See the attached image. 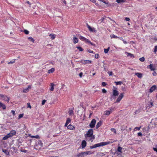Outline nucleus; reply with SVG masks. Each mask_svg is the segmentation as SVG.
Segmentation results:
<instances>
[{
	"mask_svg": "<svg viewBox=\"0 0 157 157\" xmlns=\"http://www.w3.org/2000/svg\"><path fill=\"white\" fill-rule=\"evenodd\" d=\"M112 142H110V141H107L106 142H101L100 143L95 144L94 145L90 146V148L91 149H93L97 147H100L101 146H105L110 143H112Z\"/></svg>",
	"mask_w": 157,
	"mask_h": 157,
	"instance_id": "1",
	"label": "nucleus"
},
{
	"mask_svg": "<svg viewBox=\"0 0 157 157\" xmlns=\"http://www.w3.org/2000/svg\"><path fill=\"white\" fill-rule=\"evenodd\" d=\"M93 130L92 129H90L87 131L86 134L85 135V137H89L90 138V140L91 142H92L93 140L94 139V136L93 135Z\"/></svg>",
	"mask_w": 157,
	"mask_h": 157,
	"instance_id": "2",
	"label": "nucleus"
},
{
	"mask_svg": "<svg viewBox=\"0 0 157 157\" xmlns=\"http://www.w3.org/2000/svg\"><path fill=\"white\" fill-rule=\"evenodd\" d=\"M92 153V152L90 151L82 152L78 153L76 156L77 157H84L88 155H90Z\"/></svg>",
	"mask_w": 157,
	"mask_h": 157,
	"instance_id": "3",
	"label": "nucleus"
},
{
	"mask_svg": "<svg viewBox=\"0 0 157 157\" xmlns=\"http://www.w3.org/2000/svg\"><path fill=\"white\" fill-rule=\"evenodd\" d=\"M79 38L81 40L85 42L86 43H88L90 44L91 45H93V43L90 41L82 36H79Z\"/></svg>",
	"mask_w": 157,
	"mask_h": 157,
	"instance_id": "4",
	"label": "nucleus"
},
{
	"mask_svg": "<svg viewBox=\"0 0 157 157\" xmlns=\"http://www.w3.org/2000/svg\"><path fill=\"white\" fill-rule=\"evenodd\" d=\"M96 123V120L95 119H92L89 124L90 127L91 128H94L95 126Z\"/></svg>",
	"mask_w": 157,
	"mask_h": 157,
	"instance_id": "5",
	"label": "nucleus"
},
{
	"mask_svg": "<svg viewBox=\"0 0 157 157\" xmlns=\"http://www.w3.org/2000/svg\"><path fill=\"white\" fill-rule=\"evenodd\" d=\"M124 94L123 93L121 94L118 96L116 100V102H119L122 99L124 96Z\"/></svg>",
	"mask_w": 157,
	"mask_h": 157,
	"instance_id": "6",
	"label": "nucleus"
},
{
	"mask_svg": "<svg viewBox=\"0 0 157 157\" xmlns=\"http://www.w3.org/2000/svg\"><path fill=\"white\" fill-rule=\"evenodd\" d=\"M80 62L84 64L91 63V61L87 60H82L80 61Z\"/></svg>",
	"mask_w": 157,
	"mask_h": 157,
	"instance_id": "7",
	"label": "nucleus"
},
{
	"mask_svg": "<svg viewBox=\"0 0 157 157\" xmlns=\"http://www.w3.org/2000/svg\"><path fill=\"white\" fill-rule=\"evenodd\" d=\"M16 132L14 130H11L10 132L8 134L10 137H11L15 135Z\"/></svg>",
	"mask_w": 157,
	"mask_h": 157,
	"instance_id": "8",
	"label": "nucleus"
},
{
	"mask_svg": "<svg viewBox=\"0 0 157 157\" xmlns=\"http://www.w3.org/2000/svg\"><path fill=\"white\" fill-rule=\"evenodd\" d=\"M113 109L111 108L110 109V110H106L104 112V114L106 115H109L110 113L112 112L113 111Z\"/></svg>",
	"mask_w": 157,
	"mask_h": 157,
	"instance_id": "9",
	"label": "nucleus"
},
{
	"mask_svg": "<svg viewBox=\"0 0 157 157\" xmlns=\"http://www.w3.org/2000/svg\"><path fill=\"white\" fill-rule=\"evenodd\" d=\"M82 147V148H85L86 145V142L85 140H83L81 143Z\"/></svg>",
	"mask_w": 157,
	"mask_h": 157,
	"instance_id": "10",
	"label": "nucleus"
},
{
	"mask_svg": "<svg viewBox=\"0 0 157 157\" xmlns=\"http://www.w3.org/2000/svg\"><path fill=\"white\" fill-rule=\"evenodd\" d=\"M3 100H4L8 102L9 101V99L6 96L3 95V97H2L1 98Z\"/></svg>",
	"mask_w": 157,
	"mask_h": 157,
	"instance_id": "11",
	"label": "nucleus"
},
{
	"mask_svg": "<svg viewBox=\"0 0 157 157\" xmlns=\"http://www.w3.org/2000/svg\"><path fill=\"white\" fill-rule=\"evenodd\" d=\"M119 94L118 91L116 89H114L113 90V95L114 96H117Z\"/></svg>",
	"mask_w": 157,
	"mask_h": 157,
	"instance_id": "12",
	"label": "nucleus"
},
{
	"mask_svg": "<svg viewBox=\"0 0 157 157\" xmlns=\"http://www.w3.org/2000/svg\"><path fill=\"white\" fill-rule=\"evenodd\" d=\"M31 88V86H29L27 88L23 89L22 92L25 93H27L29 91V90Z\"/></svg>",
	"mask_w": 157,
	"mask_h": 157,
	"instance_id": "13",
	"label": "nucleus"
},
{
	"mask_svg": "<svg viewBox=\"0 0 157 157\" xmlns=\"http://www.w3.org/2000/svg\"><path fill=\"white\" fill-rule=\"evenodd\" d=\"M156 88V86L155 85L152 86L150 89L149 91L150 93H151L154 91Z\"/></svg>",
	"mask_w": 157,
	"mask_h": 157,
	"instance_id": "14",
	"label": "nucleus"
},
{
	"mask_svg": "<svg viewBox=\"0 0 157 157\" xmlns=\"http://www.w3.org/2000/svg\"><path fill=\"white\" fill-rule=\"evenodd\" d=\"M87 27L89 30L91 32H95V29L94 28H92L90 25L87 24Z\"/></svg>",
	"mask_w": 157,
	"mask_h": 157,
	"instance_id": "15",
	"label": "nucleus"
},
{
	"mask_svg": "<svg viewBox=\"0 0 157 157\" xmlns=\"http://www.w3.org/2000/svg\"><path fill=\"white\" fill-rule=\"evenodd\" d=\"M49 36L51 39L53 40L56 37V35L54 34H51L49 35Z\"/></svg>",
	"mask_w": 157,
	"mask_h": 157,
	"instance_id": "16",
	"label": "nucleus"
},
{
	"mask_svg": "<svg viewBox=\"0 0 157 157\" xmlns=\"http://www.w3.org/2000/svg\"><path fill=\"white\" fill-rule=\"evenodd\" d=\"M73 42L75 44H76L78 42V39L77 38L74 37L73 40Z\"/></svg>",
	"mask_w": 157,
	"mask_h": 157,
	"instance_id": "17",
	"label": "nucleus"
},
{
	"mask_svg": "<svg viewBox=\"0 0 157 157\" xmlns=\"http://www.w3.org/2000/svg\"><path fill=\"white\" fill-rule=\"evenodd\" d=\"M149 67V68L151 71H154L155 70V67H153V64H150L149 66H147V67Z\"/></svg>",
	"mask_w": 157,
	"mask_h": 157,
	"instance_id": "18",
	"label": "nucleus"
},
{
	"mask_svg": "<svg viewBox=\"0 0 157 157\" xmlns=\"http://www.w3.org/2000/svg\"><path fill=\"white\" fill-rule=\"evenodd\" d=\"M135 75L139 78H141L142 76V74L140 73H135Z\"/></svg>",
	"mask_w": 157,
	"mask_h": 157,
	"instance_id": "19",
	"label": "nucleus"
},
{
	"mask_svg": "<svg viewBox=\"0 0 157 157\" xmlns=\"http://www.w3.org/2000/svg\"><path fill=\"white\" fill-rule=\"evenodd\" d=\"M0 108H2L3 109H6V106L4 104L0 102Z\"/></svg>",
	"mask_w": 157,
	"mask_h": 157,
	"instance_id": "20",
	"label": "nucleus"
},
{
	"mask_svg": "<svg viewBox=\"0 0 157 157\" xmlns=\"http://www.w3.org/2000/svg\"><path fill=\"white\" fill-rule=\"evenodd\" d=\"M2 150L6 155H9V152L7 150L2 149Z\"/></svg>",
	"mask_w": 157,
	"mask_h": 157,
	"instance_id": "21",
	"label": "nucleus"
},
{
	"mask_svg": "<svg viewBox=\"0 0 157 157\" xmlns=\"http://www.w3.org/2000/svg\"><path fill=\"white\" fill-rule=\"evenodd\" d=\"M55 69L53 68H52L51 69L49 70L48 71V73H53L55 71Z\"/></svg>",
	"mask_w": 157,
	"mask_h": 157,
	"instance_id": "22",
	"label": "nucleus"
},
{
	"mask_svg": "<svg viewBox=\"0 0 157 157\" xmlns=\"http://www.w3.org/2000/svg\"><path fill=\"white\" fill-rule=\"evenodd\" d=\"M55 86L54 84L53 83H52L51 84V88L50 89V90L52 91H53L54 90V86Z\"/></svg>",
	"mask_w": 157,
	"mask_h": 157,
	"instance_id": "23",
	"label": "nucleus"
},
{
	"mask_svg": "<svg viewBox=\"0 0 157 157\" xmlns=\"http://www.w3.org/2000/svg\"><path fill=\"white\" fill-rule=\"evenodd\" d=\"M101 122L100 121L99 122H98V123L97 124V125H96V128H99L100 126H101Z\"/></svg>",
	"mask_w": 157,
	"mask_h": 157,
	"instance_id": "24",
	"label": "nucleus"
},
{
	"mask_svg": "<svg viewBox=\"0 0 157 157\" xmlns=\"http://www.w3.org/2000/svg\"><path fill=\"white\" fill-rule=\"evenodd\" d=\"M127 54V56H130L131 57H133L134 56L133 55L129 53H128L127 52H125Z\"/></svg>",
	"mask_w": 157,
	"mask_h": 157,
	"instance_id": "25",
	"label": "nucleus"
},
{
	"mask_svg": "<svg viewBox=\"0 0 157 157\" xmlns=\"http://www.w3.org/2000/svg\"><path fill=\"white\" fill-rule=\"evenodd\" d=\"M97 155L99 156H103V155H105V154H104V153L100 152L97 154Z\"/></svg>",
	"mask_w": 157,
	"mask_h": 157,
	"instance_id": "26",
	"label": "nucleus"
},
{
	"mask_svg": "<svg viewBox=\"0 0 157 157\" xmlns=\"http://www.w3.org/2000/svg\"><path fill=\"white\" fill-rule=\"evenodd\" d=\"M110 36L111 38H119V37L116 36L113 34L111 35Z\"/></svg>",
	"mask_w": 157,
	"mask_h": 157,
	"instance_id": "27",
	"label": "nucleus"
},
{
	"mask_svg": "<svg viewBox=\"0 0 157 157\" xmlns=\"http://www.w3.org/2000/svg\"><path fill=\"white\" fill-rule=\"evenodd\" d=\"M67 128L69 129H73L74 128V127L71 124L67 126Z\"/></svg>",
	"mask_w": 157,
	"mask_h": 157,
	"instance_id": "28",
	"label": "nucleus"
},
{
	"mask_svg": "<svg viewBox=\"0 0 157 157\" xmlns=\"http://www.w3.org/2000/svg\"><path fill=\"white\" fill-rule=\"evenodd\" d=\"M126 0H116V2L118 3L124 2H125Z\"/></svg>",
	"mask_w": 157,
	"mask_h": 157,
	"instance_id": "29",
	"label": "nucleus"
},
{
	"mask_svg": "<svg viewBox=\"0 0 157 157\" xmlns=\"http://www.w3.org/2000/svg\"><path fill=\"white\" fill-rule=\"evenodd\" d=\"M110 49V47H108V48L107 49L105 48L104 49V51L105 53H107L108 52L109 50Z\"/></svg>",
	"mask_w": 157,
	"mask_h": 157,
	"instance_id": "30",
	"label": "nucleus"
},
{
	"mask_svg": "<svg viewBox=\"0 0 157 157\" xmlns=\"http://www.w3.org/2000/svg\"><path fill=\"white\" fill-rule=\"evenodd\" d=\"M122 148L120 147H119L118 148H117V151L119 152H120L121 153H122Z\"/></svg>",
	"mask_w": 157,
	"mask_h": 157,
	"instance_id": "31",
	"label": "nucleus"
},
{
	"mask_svg": "<svg viewBox=\"0 0 157 157\" xmlns=\"http://www.w3.org/2000/svg\"><path fill=\"white\" fill-rule=\"evenodd\" d=\"M28 39L29 40V41L32 42L33 43L34 41V39L31 37H29Z\"/></svg>",
	"mask_w": 157,
	"mask_h": 157,
	"instance_id": "32",
	"label": "nucleus"
},
{
	"mask_svg": "<svg viewBox=\"0 0 157 157\" xmlns=\"http://www.w3.org/2000/svg\"><path fill=\"white\" fill-rule=\"evenodd\" d=\"M9 138H10V137L7 134L6 135V136H5L4 137H3V140H6Z\"/></svg>",
	"mask_w": 157,
	"mask_h": 157,
	"instance_id": "33",
	"label": "nucleus"
},
{
	"mask_svg": "<svg viewBox=\"0 0 157 157\" xmlns=\"http://www.w3.org/2000/svg\"><path fill=\"white\" fill-rule=\"evenodd\" d=\"M115 82L116 83V85H121L122 83V82L121 81L119 82Z\"/></svg>",
	"mask_w": 157,
	"mask_h": 157,
	"instance_id": "34",
	"label": "nucleus"
},
{
	"mask_svg": "<svg viewBox=\"0 0 157 157\" xmlns=\"http://www.w3.org/2000/svg\"><path fill=\"white\" fill-rule=\"evenodd\" d=\"M69 113L70 115H71L73 114V111L72 109H70L69 111Z\"/></svg>",
	"mask_w": 157,
	"mask_h": 157,
	"instance_id": "35",
	"label": "nucleus"
},
{
	"mask_svg": "<svg viewBox=\"0 0 157 157\" xmlns=\"http://www.w3.org/2000/svg\"><path fill=\"white\" fill-rule=\"evenodd\" d=\"M15 60H16V59H14L12 61L9 62L8 63V64H12L14 63L15 62Z\"/></svg>",
	"mask_w": 157,
	"mask_h": 157,
	"instance_id": "36",
	"label": "nucleus"
},
{
	"mask_svg": "<svg viewBox=\"0 0 157 157\" xmlns=\"http://www.w3.org/2000/svg\"><path fill=\"white\" fill-rule=\"evenodd\" d=\"M139 60L141 62H144L145 60V58L144 57H143L140 58Z\"/></svg>",
	"mask_w": 157,
	"mask_h": 157,
	"instance_id": "37",
	"label": "nucleus"
},
{
	"mask_svg": "<svg viewBox=\"0 0 157 157\" xmlns=\"http://www.w3.org/2000/svg\"><path fill=\"white\" fill-rule=\"evenodd\" d=\"M111 130L112 132H113L115 134L116 133V130L115 128H111Z\"/></svg>",
	"mask_w": 157,
	"mask_h": 157,
	"instance_id": "38",
	"label": "nucleus"
},
{
	"mask_svg": "<svg viewBox=\"0 0 157 157\" xmlns=\"http://www.w3.org/2000/svg\"><path fill=\"white\" fill-rule=\"evenodd\" d=\"M76 48L79 50L80 51H83V49L80 47H76Z\"/></svg>",
	"mask_w": 157,
	"mask_h": 157,
	"instance_id": "39",
	"label": "nucleus"
},
{
	"mask_svg": "<svg viewBox=\"0 0 157 157\" xmlns=\"http://www.w3.org/2000/svg\"><path fill=\"white\" fill-rule=\"evenodd\" d=\"M24 32L26 34H28L29 33V32L28 30L25 29L24 30Z\"/></svg>",
	"mask_w": 157,
	"mask_h": 157,
	"instance_id": "40",
	"label": "nucleus"
},
{
	"mask_svg": "<svg viewBox=\"0 0 157 157\" xmlns=\"http://www.w3.org/2000/svg\"><path fill=\"white\" fill-rule=\"evenodd\" d=\"M104 19V17H102L101 19L98 21L99 23H101L103 22Z\"/></svg>",
	"mask_w": 157,
	"mask_h": 157,
	"instance_id": "41",
	"label": "nucleus"
},
{
	"mask_svg": "<svg viewBox=\"0 0 157 157\" xmlns=\"http://www.w3.org/2000/svg\"><path fill=\"white\" fill-rule=\"evenodd\" d=\"M23 116V114H21L19 115L18 118L20 119Z\"/></svg>",
	"mask_w": 157,
	"mask_h": 157,
	"instance_id": "42",
	"label": "nucleus"
},
{
	"mask_svg": "<svg viewBox=\"0 0 157 157\" xmlns=\"http://www.w3.org/2000/svg\"><path fill=\"white\" fill-rule=\"evenodd\" d=\"M156 52H157V46H155V47L154 48V52L155 53H156Z\"/></svg>",
	"mask_w": 157,
	"mask_h": 157,
	"instance_id": "43",
	"label": "nucleus"
},
{
	"mask_svg": "<svg viewBox=\"0 0 157 157\" xmlns=\"http://www.w3.org/2000/svg\"><path fill=\"white\" fill-rule=\"evenodd\" d=\"M71 121V120L69 118H67L66 122L67 123L69 124Z\"/></svg>",
	"mask_w": 157,
	"mask_h": 157,
	"instance_id": "44",
	"label": "nucleus"
},
{
	"mask_svg": "<svg viewBox=\"0 0 157 157\" xmlns=\"http://www.w3.org/2000/svg\"><path fill=\"white\" fill-rule=\"evenodd\" d=\"M90 1H91L92 2L95 3V4L96 5H97V3H96V0H90Z\"/></svg>",
	"mask_w": 157,
	"mask_h": 157,
	"instance_id": "45",
	"label": "nucleus"
},
{
	"mask_svg": "<svg viewBox=\"0 0 157 157\" xmlns=\"http://www.w3.org/2000/svg\"><path fill=\"white\" fill-rule=\"evenodd\" d=\"M46 101V100H43L42 101V105H44Z\"/></svg>",
	"mask_w": 157,
	"mask_h": 157,
	"instance_id": "46",
	"label": "nucleus"
},
{
	"mask_svg": "<svg viewBox=\"0 0 157 157\" xmlns=\"http://www.w3.org/2000/svg\"><path fill=\"white\" fill-rule=\"evenodd\" d=\"M140 128H141V127H136L135 128H134V130H135L136 129H137V130H140Z\"/></svg>",
	"mask_w": 157,
	"mask_h": 157,
	"instance_id": "47",
	"label": "nucleus"
},
{
	"mask_svg": "<svg viewBox=\"0 0 157 157\" xmlns=\"http://www.w3.org/2000/svg\"><path fill=\"white\" fill-rule=\"evenodd\" d=\"M21 151L24 153H26L27 151L25 150L22 149L21 150Z\"/></svg>",
	"mask_w": 157,
	"mask_h": 157,
	"instance_id": "48",
	"label": "nucleus"
},
{
	"mask_svg": "<svg viewBox=\"0 0 157 157\" xmlns=\"http://www.w3.org/2000/svg\"><path fill=\"white\" fill-rule=\"evenodd\" d=\"M102 93H105L107 92L106 90L105 89H103L102 90Z\"/></svg>",
	"mask_w": 157,
	"mask_h": 157,
	"instance_id": "49",
	"label": "nucleus"
},
{
	"mask_svg": "<svg viewBox=\"0 0 157 157\" xmlns=\"http://www.w3.org/2000/svg\"><path fill=\"white\" fill-rule=\"evenodd\" d=\"M87 51L88 52H89V53H94V52L93 51H92V50H90V49H88L87 50Z\"/></svg>",
	"mask_w": 157,
	"mask_h": 157,
	"instance_id": "50",
	"label": "nucleus"
},
{
	"mask_svg": "<svg viewBox=\"0 0 157 157\" xmlns=\"http://www.w3.org/2000/svg\"><path fill=\"white\" fill-rule=\"evenodd\" d=\"M102 85L103 86H105L106 85V84L105 82H103L102 83Z\"/></svg>",
	"mask_w": 157,
	"mask_h": 157,
	"instance_id": "51",
	"label": "nucleus"
},
{
	"mask_svg": "<svg viewBox=\"0 0 157 157\" xmlns=\"http://www.w3.org/2000/svg\"><path fill=\"white\" fill-rule=\"evenodd\" d=\"M82 75L83 73L82 72H80L79 74V76L80 78H82Z\"/></svg>",
	"mask_w": 157,
	"mask_h": 157,
	"instance_id": "52",
	"label": "nucleus"
},
{
	"mask_svg": "<svg viewBox=\"0 0 157 157\" xmlns=\"http://www.w3.org/2000/svg\"><path fill=\"white\" fill-rule=\"evenodd\" d=\"M108 73L109 75H112L113 74L112 72V71H108Z\"/></svg>",
	"mask_w": 157,
	"mask_h": 157,
	"instance_id": "53",
	"label": "nucleus"
},
{
	"mask_svg": "<svg viewBox=\"0 0 157 157\" xmlns=\"http://www.w3.org/2000/svg\"><path fill=\"white\" fill-rule=\"evenodd\" d=\"M98 56H99L98 54H96L95 55V58H96V59L98 58Z\"/></svg>",
	"mask_w": 157,
	"mask_h": 157,
	"instance_id": "54",
	"label": "nucleus"
},
{
	"mask_svg": "<svg viewBox=\"0 0 157 157\" xmlns=\"http://www.w3.org/2000/svg\"><path fill=\"white\" fill-rule=\"evenodd\" d=\"M35 138H36V139H39L40 138V136L39 135H37L36 136H34Z\"/></svg>",
	"mask_w": 157,
	"mask_h": 157,
	"instance_id": "55",
	"label": "nucleus"
},
{
	"mask_svg": "<svg viewBox=\"0 0 157 157\" xmlns=\"http://www.w3.org/2000/svg\"><path fill=\"white\" fill-rule=\"evenodd\" d=\"M27 105H28V107L29 108H31V106L30 105L29 103H28Z\"/></svg>",
	"mask_w": 157,
	"mask_h": 157,
	"instance_id": "56",
	"label": "nucleus"
},
{
	"mask_svg": "<svg viewBox=\"0 0 157 157\" xmlns=\"http://www.w3.org/2000/svg\"><path fill=\"white\" fill-rule=\"evenodd\" d=\"M62 2L64 3L65 5H66V2L65 0H62Z\"/></svg>",
	"mask_w": 157,
	"mask_h": 157,
	"instance_id": "57",
	"label": "nucleus"
},
{
	"mask_svg": "<svg viewBox=\"0 0 157 157\" xmlns=\"http://www.w3.org/2000/svg\"><path fill=\"white\" fill-rule=\"evenodd\" d=\"M125 19L126 21H128L130 20V18L128 17H125Z\"/></svg>",
	"mask_w": 157,
	"mask_h": 157,
	"instance_id": "58",
	"label": "nucleus"
},
{
	"mask_svg": "<svg viewBox=\"0 0 157 157\" xmlns=\"http://www.w3.org/2000/svg\"><path fill=\"white\" fill-rule=\"evenodd\" d=\"M152 74L154 76H156L157 75V73L155 72L154 71L153 73Z\"/></svg>",
	"mask_w": 157,
	"mask_h": 157,
	"instance_id": "59",
	"label": "nucleus"
},
{
	"mask_svg": "<svg viewBox=\"0 0 157 157\" xmlns=\"http://www.w3.org/2000/svg\"><path fill=\"white\" fill-rule=\"evenodd\" d=\"M138 135L139 136H142V133L141 132H139L138 133Z\"/></svg>",
	"mask_w": 157,
	"mask_h": 157,
	"instance_id": "60",
	"label": "nucleus"
},
{
	"mask_svg": "<svg viewBox=\"0 0 157 157\" xmlns=\"http://www.w3.org/2000/svg\"><path fill=\"white\" fill-rule=\"evenodd\" d=\"M11 112L12 113L13 115H14L15 114V111L14 110H12Z\"/></svg>",
	"mask_w": 157,
	"mask_h": 157,
	"instance_id": "61",
	"label": "nucleus"
},
{
	"mask_svg": "<svg viewBox=\"0 0 157 157\" xmlns=\"http://www.w3.org/2000/svg\"><path fill=\"white\" fill-rule=\"evenodd\" d=\"M153 149L155 151H156L157 152V148H155V147H154L153 148Z\"/></svg>",
	"mask_w": 157,
	"mask_h": 157,
	"instance_id": "62",
	"label": "nucleus"
},
{
	"mask_svg": "<svg viewBox=\"0 0 157 157\" xmlns=\"http://www.w3.org/2000/svg\"><path fill=\"white\" fill-rule=\"evenodd\" d=\"M123 41L124 43L125 44H127V42L126 41L124 40H123Z\"/></svg>",
	"mask_w": 157,
	"mask_h": 157,
	"instance_id": "63",
	"label": "nucleus"
},
{
	"mask_svg": "<svg viewBox=\"0 0 157 157\" xmlns=\"http://www.w3.org/2000/svg\"><path fill=\"white\" fill-rule=\"evenodd\" d=\"M104 3H105V4H107L108 2H106V1H105L104 0L103 2Z\"/></svg>",
	"mask_w": 157,
	"mask_h": 157,
	"instance_id": "64",
	"label": "nucleus"
}]
</instances>
